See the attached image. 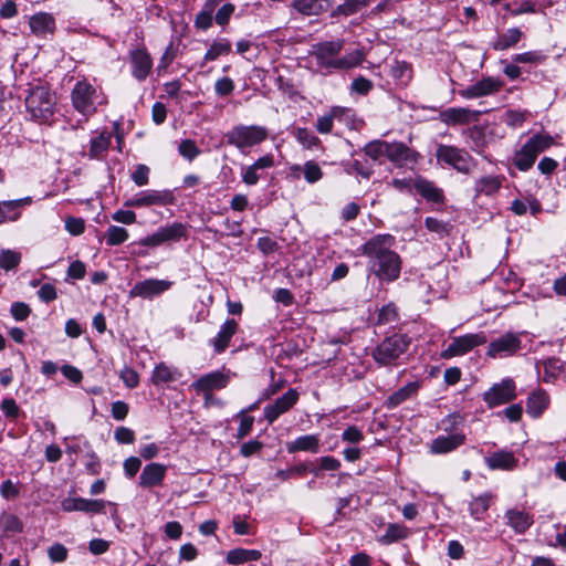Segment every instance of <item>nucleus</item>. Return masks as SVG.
I'll use <instances>...</instances> for the list:
<instances>
[{
  "label": "nucleus",
  "mask_w": 566,
  "mask_h": 566,
  "mask_svg": "<svg viewBox=\"0 0 566 566\" xmlns=\"http://www.w3.org/2000/svg\"><path fill=\"white\" fill-rule=\"evenodd\" d=\"M344 45V39L322 41L311 46L310 55L315 57L316 65L319 69L328 72L347 71L360 65L365 60L364 51L354 50L340 56Z\"/></svg>",
  "instance_id": "nucleus-1"
},
{
  "label": "nucleus",
  "mask_w": 566,
  "mask_h": 566,
  "mask_svg": "<svg viewBox=\"0 0 566 566\" xmlns=\"http://www.w3.org/2000/svg\"><path fill=\"white\" fill-rule=\"evenodd\" d=\"M227 144L237 148L241 154H248L255 146L261 145L269 137V130L261 125L239 124L224 135Z\"/></svg>",
  "instance_id": "nucleus-2"
},
{
  "label": "nucleus",
  "mask_w": 566,
  "mask_h": 566,
  "mask_svg": "<svg viewBox=\"0 0 566 566\" xmlns=\"http://www.w3.org/2000/svg\"><path fill=\"white\" fill-rule=\"evenodd\" d=\"M73 107L82 115L92 116L98 105L107 103L106 96L86 80L78 81L71 92Z\"/></svg>",
  "instance_id": "nucleus-3"
},
{
  "label": "nucleus",
  "mask_w": 566,
  "mask_h": 566,
  "mask_svg": "<svg viewBox=\"0 0 566 566\" xmlns=\"http://www.w3.org/2000/svg\"><path fill=\"white\" fill-rule=\"evenodd\" d=\"M55 98L43 86L31 90L25 97V106L31 117L39 122H49L54 114Z\"/></svg>",
  "instance_id": "nucleus-4"
},
{
  "label": "nucleus",
  "mask_w": 566,
  "mask_h": 566,
  "mask_svg": "<svg viewBox=\"0 0 566 566\" xmlns=\"http://www.w3.org/2000/svg\"><path fill=\"white\" fill-rule=\"evenodd\" d=\"M552 144L553 138L549 135H534L515 154L514 165L521 171L528 170L534 165L537 156L548 149Z\"/></svg>",
  "instance_id": "nucleus-5"
},
{
  "label": "nucleus",
  "mask_w": 566,
  "mask_h": 566,
  "mask_svg": "<svg viewBox=\"0 0 566 566\" xmlns=\"http://www.w3.org/2000/svg\"><path fill=\"white\" fill-rule=\"evenodd\" d=\"M409 338L405 335L386 337L374 350L373 358L381 366H391L408 349Z\"/></svg>",
  "instance_id": "nucleus-6"
},
{
  "label": "nucleus",
  "mask_w": 566,
  "mask_h": 566,
  "mask_svg": "<svg viewBox=\"0 0 566 566\" xmlns=\"http://www.w3.org/2000/svg\"><path fill=\"white\" fill-rule=\"evenodd\" d=\"M436 157L438 161L451 166L462 174H470L476 165L475 160L467 150L450 145H438Z\"/></svg>",
  "instance_id": "nucleus-7"
},
{
  "label": "nucleus",
  "mask_w": 566,
  "mask_h": 566,
  "mask_svg": "<svg viewBox=\"0 0 566 566\" xmlns=\"http://www.w3.org/2000/svg\"><path fill=\"white\" fill-rule=\"evenodd\" d=\"M188 232V227L181 222H174L166 227L159 228L156 232L140 239L137 244L143 247H159L166 242H176L185 238Z\"/></svg>",
  "instance_id": "nucleus-8"
},
{
  "label": "nucleus",
  "mask_w": 566,
  "mask_h": 566,
  "mask_svg": "<svg viewBox=\"0 0 566 566\" xmlns=\"http://www.w3.org/2000/svg\"><path fill=\"white\" fill-rule=\"evenodd\" d=\"M396 245V238L391 234H376L367 240L361 247V253L369 258V263L381 258H386L387 254L394 253Z\"/></svg>",
  "instance_id": "nucleus-9"
},
{
  "label": "nucleus",
  "mask_w": 566,
  "mask_h": 566,
  "mask_svg": "<svg viewBox=\"0 0 566 566\" xmlns=\"http://www.w3.org/2000/svg\"><path fill=\"white\" fill-rule=\"evenodd\" d=\"M516 398V386L512 378H505L494 384L483 394V400L489 408L509 403Z\"/></svg>",
  "instance_id": "nucleus-10"
},
{
  "label": "nucleus",
  "mask_w": 566,
  "mask_h": 566,
  "mask_svg": "<svg viewBox=\"0 0 566 566\" xmlns=\"http://www.w3.org/2000/svg\"><path fill=\"white\" fill-rule=\"evenodd\" d=\"M371 272L380 281L394 282L400 276L402 261L397 252L369 263Z\"/></svg>",
  "instance_id": "nucleus-11"
},
{
  "label": "nucleus",
  "mask_w": 566,
  "mask_h": 566,
  "mask_svg": "<svg viewBox=\"0 0 566 566\" xmlns=\"http://www.w3.org/2000/svg\"><path fill=\"white\" fill-rule=\"evenodd\" d=\"M174 201V196L169 190H146L137 193L125 201V207L142 208L150 206H166Z\"/></svg>",
  "instance_id": "nucleus-12"
},
{
  "label": "nucleus",
  "mask_w": 566,
  "mask_h": 566,
  "mask_svg": "<svg viewBox=\"0 0 566 566\" xmlns=\"http://www.w3.org/2000/svg\"><path fill=\"white\" fill-rule=\"evenodd\" d=\"M486 343V336L483 333L467 334L453 338L449 346L442 352L443 358H451L455 356H462L474 347Z\"/></svg>",
  "instance_id": "nucleus-13"
},
{
  "label": "nucleus",
  "mask_w": 566,
  "mask_h": 566,
  "mask_svg": "<svg viewBox=\"0 0 566 566\" xmlns=\"http://www.w3.org/2000/svg\"><path fill=\"white\" fill-rule=\"evenodd\" d=\"M520 335L515 333H506L490 343L486 355L492 358L507 357L514 355L520 350Z\"/></svg>",
  "instance_id": "nucleus-14"
},
{
  "label": "nucleus",
  "mask_w": 566,
  "mask_h": 566,
  "mask_svg": "<svg viewBox=\"0 0 566 566\" xmlns=\"http://www.w3.org/2000/svg\"><path fill=\"white\" fill-rule=\"evenodd\" d=\"M504 83L500 78L488 76L459 91V95L467 99L479 98L492 95L503 87Z\"/></svg>",
  "instance_id": "nucleus-15"
},
{
  "label": "nucleus",
  "mask_w": 566,
  "mask_h": 566,
  "mask_svg": "<svg viewBox=\"0 0 566 566\" xmlns=\"http://www.w3.org/2000/svg\"><path fill=\"white\" fill-rule=\"evenodd\" d=\"M296 389H289L284 395L275 399L272 405L264 408V417L269 423H273L281 415L287 412L298 400Z\"/></svg>",
  "instance_id": "nucleus-16"
},
{
  "label": "nucleus",
  "mask_w": 566,
  "mask_h": 566,
  "mask_svg": "<svg viewBox=\"0 0 566 566\" xmlns=\"http://www.w3.org/2000/svg\"><path fill=\"white\" fill-rule=\"evenodd\" d=\"M61 505L64 512H84L90 514H99L105 511L106 502L104 500L66 497L62 501Z\"/></svg>",
  "instance_id": "nucleus-17"
},
{
  "label": "nucleus",
  "mask_w": 566,
  "mask_h": 566,
  "mask_svg": "<svg viewBox=\"0 0 566 566\" xmlns=\"http://www.w3.org/2000/svg\"><path fill=\"white\" fill-rule=\"evenodd\" d=\"M132 75L139 82L145 81L153 69V60L145 48H138L129 52Z\"/></svg>",
  "instance_id": "nucleus-18"
},
{
  "label": "nucleus",
  "mask_w": 566,
  "mask_h": 566,
  "mask_svg": "<svg viewBox=\"0 0 566 566\" xmlns=\"http://www.w3.org/2000/svg\"><path fill=\"white\" fill-rule=\"evenodd\" d=\"M172 285L171 281L167 280H158V279H148L142 282H138L134 285L130 291V296H140L144 298H153L166 291H168Z\"/></svg>",
  "instance_id": "nucleus-19"
},
{
  "label": "nucleus",
  "mask_w": 566,
  "mask_h": 566,
  "mask_svg": "<svg viewBox=\"0 0 566 566\" xmlns=\"http://www.w3.org/2000/svg\"><path fill=\"white\" fill-rule=\"evenodd\" d=\"M274 166V157L266 154L258 158L252 165L242 168V181L247 186H254L263 177L261 171Z\"/></svg>",
  "instance_id": "nucleus-20"
},
{
  "label": "nucleus",
  "mask_w": 566,
  "mask_h": 566,
  "mask_svg": "<svg viewBox=\"0 0 566 566\" xmlns=\"http://www.w3.org/2000/svg\"><path fill=\"white\" fill-rule=\"evenodd\" d=\"M33 202L32 197L0 201V224L15 222L22 216V209Z\"/></svg>",
  "instance_id": "nucleus-21"
},
{
  "label": "nucleus",
  "mask_w": 566,
  "mask_h": 566,
  "mask_svg": "<svg viewBox=\"0 0 566 566\" xmlns=\"http://www.w3.org/2000/svg\"><path fill=\"white\" fill-rule=\"evenodd\" d=\"M480 111L465 107H449L441 113V120L447 125H465L479 119Z\"/></svg>",
  "instance_id": "nucleus-22"
},
{
  "label": "nucleus",
  "mask_w": 566,
  "mask_h": 566,
  "mask_svg": "<svg viewBox=\"0 0 566 566\" xmlns=\"http://www.w3.org/2000/svg\"><path fill=\"white\" fill-rule=\"evenodd\" d=\"M506 524L516 533L524 534L533 525V515L524 509L513 507L504 513Z\"/></svg>",
  "instance_id": "nucleus-23"
},
{
  "label": "nucleus",
  "mask_w": 566,
  "mask_h": 566,
  "mask_svg": "<svg viewBox=\"0 0 566 566\" xmlns=\"http://www.w3.org/2000/svg\"><path fill=\"white\" fill-rule=\"evenodd\" d=\"M387 158L398 165L403 166L407 164H415L418 161L419 154L408 146H406L403 143L395 142V143H388L387 146Z\"/></svg>",
  "instance_id": "nucleus-24"
},
{
  "label": "nucleus",
  "mask_w": 566,
  "mask_h": 566,
  "mask_svg": "<svg viewBox=\"0 0 566 566\" xmlns=\"http://www.w3.org/2000/svg\"><path fill=\"white\" fill-rule=\"evenodd\" d=\"M167 472V465L151 462L144 467L139 476V486L150 489L163 484Z\"/></svg>",
  "instance_id": "nucleus-25"
},
{
  "label": "nucleus",
  "mask_w": 566,
  "mask_h": 566,
  "mask_svg": "<svg viewBox=\"0 0 566 566\" xmlns=\"http://www.w3.org/2000/svg\"><path fill=\"white\" fill-rule=\"evenodd\" d=\"M464 441L465 434L455 431L448 436H438L431 441L429 450L433 454H443L458 449Z\"/></svg>",
  "instance_id": "nucleus-26"
},
{
  "label": "nucleus",
  "mask_w": 566,
  "mask_h": 566,
  "mask_svg": "<svg viewBox=\"0 0 566 566\" xmlns=\"http://www.w3.org/2000/svg\"><path fill=\"white\" fill-rule=\"evenodd\" d=\"M537 374L541 375L543 369L542 381L545 384H554L565 371V365L559 358L549 357L539 360L535 365Z\"/></svg>",
  "instance_id": "nucleus-27"
},
{
  "label": "nucleus",
  "mask_w": 566,
  "mask_h": 566,
  "mask_svg": "<svg viewBox=\"0 0 566 566\" xmlns=\"http://www.w3.org/2000/svg\"><path fill=\"white\" fill-rule=\"evenodd\" d=\"M239 324L234 318H228L221 325L217 336L211 339V345L214 348V352L220 354L223 353L229 344L233 335L238 332Z\"/></svg>",
  "instance_id": "nucleus-28"
},
{
  "label": "nucleus",
  "mask_w": 566,
  "mask_h": 566,
  "mask_svg": "<svg viewBox=\"0 0 566 566\" xmlns=\"http://www.w3.org/2000/svg\"><path fill=\"white\" fill-rule=\"evenodd\" d=\"M229 378L221 371H213L201 376L191 387L197 391L209 392L214 389H222L227 386Z\"/></svg>",
  "instance_id": "nucleus-29"
},
{
  "label": "nucleus",
  "mask_w": 566,
  "mask_h": 566,
  "mask_svg": "<svg viewBox=\"0 0 566 566\" xmlns=\"http://www.w3.org/2000/svg\"><path fill=\"white\" fill-rule=\"evenodd\" d=\"M291 8L302 15L312 17L319 15L331 8L329 0H294Z\"/></svg>",
  "instance_id": "nucleus-30"
},
{
  "label": "nucleus",
  "mask_w": 566,
  "mask_h": 566,
  "mask_svg": "<svg viewBox=\"0 0 566 566\" xmlns=\"http://www.w3.org/2000/svg\"><path fill=\"white\" fill-rule=\"evenodd\" d=\"M486 465L492 470H513L518 460L514 453L507 450H500L485 458Z\"/></svg>",
  "instance_id": "nucleus-31"
},
{
  "label": "nucleus",
  "mask_w": 566,
  "mask_h": 566,
  "mask_svg": "<svg viewBox=\"0 0 566 566\" xmlns=\"http://www.w3.org/2000/svg\"><path fill=\"white\" fill-rule=\"evenodd\" d=\"M523 35L524 33L520 28H510L505 32L497 34L490 45L494 51H506L516 46Z\"/></svg>",
  "instance_id": "nucleus-32"
},
{
  "label": "nucleus",
  "mask_w": 566,
  "mask_h": 566,
  "mask_svg": "<svg viewBox=\"0 0 566 566\" xmlns=\"http://www.w3.org/2000/svg\"><path fill=\"white\" fill-rule=\"evenodd\" d=\"M321 440L318 434H305L297 437L295 440L286 443V451L289 453L296 452H312L319 451Z\"/></svg>",
  "instance_id": "nucleus-33"
},
{
  "label": "nucleus",
  "mask_w": 566,
  "mask_h": 566,
  "mask_svg": "<svg viewBox=\"0 0 566 566\" xmlns=\"http://www.w3.org/2000/svg\"><path fill=\"white\" fill-rule=\"evenodd\" d=\"M30 29L33 34L38 36H45L52 34L55 29L54 18L45 12H40L30 18Z\"/></svg>",
  "instance_id": "nucleus-34"
},
{
  "label": "nucleus",
  "mask_w": 566,
  "mask_h": 566,
  "mask_svg": "<svg viewBox=\"0 0 566 566\" xmlns=\"http://www.w3.org/2000/svg\"><path fill=\"white\" fill-rule=\"evenodd\" d=\"M549 405V396L544 389L533 391L526 402V411L533 418H538Z\"/></svg>",
  "instance_id": "nucleus-35"
},
{
  "label": "nucleus",
  "mask_w": 566,
  "mask_h": 566,
  "mask_svg": "<svg viewBox=\"0 0 566 566\" xmlns=\"http://www.w3.org/2000/svg\"><path fill=\"white\" fill-rule=\"evenodd\" d=\"M494 497L495 495L491 492H485L483 494L474 496L469 502V512L471 517L475 521H482L488 510L490 509Z\"/></svg>",
  "instance_id": "nucleus-36"
},
{
  "label": "nucleus",
  "mask_w": 566,
  "mask_h": 566,
  "mask_svg": "<svg viewBox=\"0 0 566 566\" xmlns=\"http://www.w3.org/2000/svg\"><path fill=\"white\" fill-rule=\"evenodd\" d=\"M420 388L419 381H411L392 392L385 401V406L389 409L396 408L406 400L417 395Z\"/></svg>",
  "instance_id": "nucleus-37"
},
{
  "label": "nucleus",
  "mask_w": 566,
  "mask_h": 566,
  "mask_svg": "<svg viewBox=\"0 0 566 566\" xmlns=\"http://www.w3.org/2000/svg\"><path fill=\"white\" fill-rule=\"evenodd\" d=\"M112 143V134L103 130L90 142L88 157L91 159H101L107 153Z\"/></svg>",
  "instance_id": "nucleus-38"
},
{
  "label": "nucleus",
  "mask_w": 566,
  "mask_h": 566,
  "mask_svg": "<svg viewBox=\"0 0 566 566\" xmlns=\"http://www.w3.org/2000/svg\"><path fill=\"white\" fill-rule=\"evenodd\" d=\"M502 186V179L499 176H484L475 180L474 191L476 196H493Z\"/></svg>",
  "instance_id": "nucleus-39"
},
{
  "label": "nucleus",
  "mask_w": 566,
  "mask_h": 566,
  "mask_svg": "<svg viewBox=\"0 0 566 566\" xmlns=\"http://www.w3.org/2000/svg\"><path fill=\"white\" fill-rule=\"evenodd\" d=\"M262 554L258 549L234 548L228 552L226 562L229 565H240L248 562L259 560Z\"/></svg>",
  "instance_id": "nucleus-40"
},
{
  "label": "nucleus",
  "mask_w": 566,
  "mask_h": 566,
  "mask_svg": "<svg viewBox=\"0 0 566 566\" xmlns=\"http://www.w3.org/2000/svg\"><path fill=\"white\" fill-rule=\"evenodd\" d=\"M291 170L295 175L302 170L304 178L308 184H315L323 177L322 168L314 160H307L303 168L300 165H294L291 167Z\"/></svg>",
  "instance_id": "nucleus-41"
},
{
  "label": "nucleus",
  "mask_w": 566,
  "mask_h": 566,
  "mask_svg": "<svg viewBox=\"0 0 566 566\" xmlns=\"http://www.w3.org/2000/svg\"><path fill=\"white\" fill-rule=\"evenodd\" d=\"M408 528L403 525L391 523L387 526L385 533L378 538L382 545H389L408 536Z\"/></svg>",
  "instance_id": "nucleus-42"
},
{
  "label": "nucleus",
  "mask_w": 566,
  "mask_h": 566,
  "mask_svg": "<svg viewBox=\"0 0 566 566\" xmlns=\"http://www.w3.org/2000/svg\"><path fill=\"white\" fill-rule=\"evenodd\" d=\"M350 112L348 108L334 106L331 108L329 114L321 116L316 122V129L321 134H328L333 129L334 118L340 117L344 113Z\"/></svg>",
  "instance_id": "nucleus-43"
},
{
  "label": "nucleus",
  "mask_w": 566,
  "mask_h": 566,
  "mask_svg": "<svg viewBox=\"0 0 566 566\" xmlns=\"http://www.w3.org/2000/svg\"><path fill=\"white\" fill-rule=\"evenodd\" d=\"M415 189L418 193H420L424 199L439 202L442 199L441 190H439L432 182L419 178L413 184Z\"/></svg>",
  "instance_id": "nucleus-44"
},
{
  "label": "nucleus",
  "mask_w": 566,
  "mask_h": 566,
  "mask_svg": "<svg viewBox=\"0 0 566 566\" xmlns=\"http://www.w3.org/2000/svg\"><path fill=\"white\" fill-rule=\"evenodd\" d=\"M179 373L176 369L170 368L164 363L158 364L151 375V381L155 385L167 384L177 380Z\"/></svg>",
  "instance_id": "nucleus-45"
},
{
  "label": "nucleus",
  "mask_w": 566,
  "mask_h": 566,
  "mask_svg": "<svg viewBox=\"0 0 566 566\" xmlns=\"http://www.w3.org/2000/svg\"><path fill=\"white\" fill-rule=\"evenodd\" d=\"M468 140L472 144L471 148L478 154H482L486 146L485 129L481 126H472L467 130Z\"/></svg>",
  "instance_id": "nucleus-46"
},
{
  "label": "nucleus",
  "mask_w": 566,
  "mask_h": 566,
  "mask_svg": "<svg viewBox=\"0 0 566 566\" xmlns=\"http://www.w3.org/2000/svg\"><path fill=\"white\" fill-rule=\"evenodd\" d=\"M21 262V253L10 249L0 251V269L10 271L15 269Z\"/></svg>",
  "instance_id": "nucleus-47"
},
{
  "label": "nucleus",
  "mask_w": 566,
  "mask_h": 566,
  "mask_svg": "<svg viewBox=\"0 0 566 566\" xmlns=\"http://www.w3.org/2000/svg\"><path fill=\"white\" fill-rule=\"evenodd\" d=\"M220 0H208L205 4V10L197 14L196 18V25L199 29L206 30L212 25V11L214 9V6Z\"/></svg>",
  "instance_id": "nucleus-48"
},
{
  "label": "nucleus",
  "mask_w": 566,
  "mask_h": 566,
  "mask_svg": "<svg viewBox=\"0 0 566 566\" xmlns=\"http://www.w3.org/2000/svg\"><path fill=\"white\" fill-rule=\"evenodd\" d=\"M128 239V231L123 227L111 226L105 232V240L108 245H118Z\"/></svg>",
  "instance_id": "nucleus-49"
},
{
  "label": "nucleus",
  "mask_w": 566,
  "mask_h": 566,
  "mask_svg": "<svg viewBox=\"0 0 566 566\" xmlns=\"http://www.w3.org/2000/svg\"><path fill=\"white\" fill-rule=\"evenodd\" d=\"M388 142L373 140L364 147L365 154L374 160H379L382 157L387 158Z\"/></svg>",
  "instance_id": "nucleus-50"
},
{
  "label": "nucleus",
  "mask_w": 566,
  "mask_h": 566,
  "mask_svg": "<svg viewBox=\"0 0 566 566\" xmlns=\"http://www.w3.org/2000/svg\"><path fill=\"white\" fill-rule=\"evenodd\" d=\"M391 76L399 82L407 84L411 80V66L405 61H395L391 66Z\"/></svg>",
  "instance_id": "nucleus-51"
},
{
  "label": "nucleus",
  "mask_w": 566,
  "mask_h": 566,
  "mask_svg": "<svg viewBox=\"0 0 566 566\" xmlns=\"http://www.w3.org/2000/svg\"><path fill=\"white\" fill-rule=\"evenodd\" d=\"M505 9L509 10L512 15L517 17L524 13H534L536 11V4L531 0H515L513 3H507Z\"/></svg>",
  "instance_id": "nucleus-52"
},
{
  "label": "nucleus",
  "mask_w": 566,
  "mask_h": 566,
  "mask_svg": "<svg viewBox=\"0 0 566 566\" xmlns=\"http://www.w3.org/2000/svg\"><path fill=\"white\" fill-rule=\"evenodd\" d=\"M294 136L296 140L303 145L306 149H313L319 145V139L307 128L298 127Z\"/></svg>",
  "instance_id": "nucleus-53"
},
{
  "label": "nucleus",
  "mask_w": 566,
  "mask_h": 566,
  "mask_svg": "<svg viewBox=\"0 0 566 566\" xmlns=\"http://www.w3.org/2000/svg\"><path fill=\"white\" fill-rule=\"evenodd\" d=\"M231 51V43L228 40H221L211 44L205 54L206 61H214L222 54H228Z\"/></svg>",
  "instance_id": "nucleus-54"
},
{
  "label": "nucleus",
  "mask_w": 566,
  "mask_h": 566,
  "mask_svg": "<svg viewBox=\"0 0 566 566\" xmlns=\"http://www.w3.org/2000/svg\"><path fill=\"white\" fill-rule=\"evenodd\" d=\"M512 60L520 64H541L545 55L541 51H528L513 55Z\"/></svg>",
  "instance_id": "nucleus-55"
},
{
  "label": "nucleus",
  "mask_w": 566,
  "mask_h": 566,
  "mask_svg": "<svg viewBox=\"0 0 566 566\" xmlns=\"http://www.w3.org/2000/svg\"><path fill=\"white\" fill-rule=\"evenodd\" d=\"M178 151L184 158H186L189 161L193 160L200 154V149L191 139L181 140L178 147Z\"/></svg>",
  "instance_id": "nucleus-56"
},
{
  "label": "nucleus",
  "mask_w": 566,
  "mask_h": 566,
  "mask_svg": "<svg viewBox=\"0 0 566 566\" xmlns=\"http://www.w3.org/2000/svg\"><path fill=\"white\" fill-rule=\"evenodd\" d=\"M149 172L150 169L148 166L144 164H139L136 166L135 170L132 172L130 178L134 184L138 187H143L148 185L149 182Z\"/></svg>",
  "instance_id": "nucleus-57"
},
{
  "label": "nucleus",
  "mask_w": 566,
  "mask_h": 566,
  "mask_svg": "<svg viewBox=\"0 0 566 566\" xmlns=\"http://www.w3.org/2000/svg\"><path fill=\"white\" fill-rule=\"evenodd\" d=\"M373 87V82L364 76L356 77L350 84V91L359 95H367Z\"/></svg>",
  "instance_id": "nucleus-58"
},
{
  "label": "nucleus",
  "mask_w": 566,
  "mask_h": 566,
  "mask_svg": "<svg viewBox=\"0 0 566 566\" xmlns=\"http://www.w3.org/2000/svg\"><path fill=\"white\" fill-rule=\"evenodd\" d=\"M340 468V461L334 457H322L319 459V468L313 469L312 472L315 475L319 474V470L324 471H336Z\"/></svg>",
  "instance_id": "nucleus-59"
},
{
  "label": "nucleus",
  "mask_w": 566,
  "mask_h": 566,
  "mask_svg": "<svg viewBox=\"0 0 566 566\" xmlns=\"http://www.w3.org/2000/svg\"><path fill=\"white\" fill-rule=\"evenodd\" d=\"M398 318L397 308L394 304H388L381 307L378 314L379 324H389Z\"/></svg>",
  "instance_id": "nucleus-60"
},
{
  "label": "nucleus",
  "mask_w": 566,
  "mask_h": 566,
  "mask_svg": "<svg viewBox=\"0 0 566 566\" xmlns=\"http://www.w3.org/2000/svg\"><path fill=\"white\" fill-rule=\"evenodd\" d=\"M48 555L53 563H62L67 558V549L63 544L55 543L49 547Z\"/></svg>",
  "instance_id": "nucleus-61"
},
{
  "label": "nucleus",
  "mask_w": 566,
  "mask_h": 566,
  "mask_svg": "<svg viewBox=\"0 0 566 566\" xmlns=\"http://www.w3.org/2000/svg\"><path fill=\"white\" fill-rule=\"evenodd\" d=\"M234 90V82L230 77H221L214 84V92L218 96H228Z\"/></svg>",
  "instance_id": "nucleus-62"
},
{
  "label": "nucleus",
  "mask_w": 566,
  "mask_h": 566,
  "mask_svg": "<svg viewBox=\"0 0 566 566\" xmlns=\"http://www.w3.org/2000/svg\"><path fill=\"white\" fill-rule=\"evenodd\" d=\"M114 438L120 444H129L135 441V432L127 427H118L114 432Z\"/></svg>",
  "instance_id": "nucleus-63"
},
{
  "label": "nucleus",
  "mask_w": 566,
  "mask_h": 566,
  "mask_svg": "<svg viewBox=\"0 0 566 566\" xmlns=\"http://www.w3.org/2000/svg\"><path fill=\"white\" fill-rule=\"evenodd\" d=\"M30 306L23 302H14L10 308V313L15 321H24L30 315Z\"/></svg>",
  "instance_id": "nucleus-64"
}]
</instances>
